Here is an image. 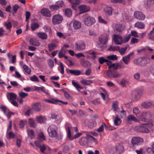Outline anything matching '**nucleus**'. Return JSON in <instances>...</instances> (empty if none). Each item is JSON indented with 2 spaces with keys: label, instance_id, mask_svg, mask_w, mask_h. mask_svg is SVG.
Masks as SVG:
<instances>
[{
  "label": "nucleus",
  "instance_id": "nucleus-1",
  "mask_svg": "<svg viewBox=\"0 0 154 154\" xmlns=\"http://www.w3.org/2000/svg\"><path fill=\"white\" fill-rule=\"evenodd\" d=\"M109 69L105 70L104 72L105 78L107 79L116 78L120 76V75L118 73L117 71V69Z\"/></svg>",
  "mask_w": 154,
  "mask_h": 154
},
{
  "label": "nucleus",
  "instance_id": "nucleus-2",
  "mask_svg": "<svg viewBox=\"0 0 154 154\" xmlns=\"http://www.w3.org/2000/svg\"><path fill=\"white\" fill-rule=\"evenodd\" d=\"M65 126L66 129L67 133V137L70 140H73L74 139L78 138L81 136L83 134V132L82 133H77L75 134L74 137H73L72 136L70 131L71 126L70 124L68 122L66 123L65 124Z\"/></svg>",
  "mask_w": 154,
  "mask_h": 154
},
{
  "label": "nucleus",
  "instance_id": "nucleus-3",
  "mask_svg": "<svg viewBox=\"0 0 154 154\" xmlns=\"http://www.w3.org/2000/svg\"><path fill=\"white\" fill-rule=\"evenodd\" d=\"M150 125L149 123H144L140 125V126H135L134 130L135 131L143 133H148L149 132V128Z\"/></svg>",
  "mask_w": 154,
  "mask_h": 154
},
{
  "label": "nucleus",
  "instance_id": "nucleus-4",
  "mask_svg": "<svg viewBox=\"0 0 154 154\" xmlns=\"http://www.w3.org/2000/svg\"><path fill=\"white\" fill-rule=\"evenodd\" d=\"M150 61V59L147 57H141L134 60V63L140 66H145Z\"/></svg>",
  "mask_w": 154,
  "mask_h": 154
},
{
  "label": "nucleus",
  "instance_id": "nucleus-5",
  "mask_svg": "<svg viewBox=\"0 0 154 154\" xmlns=\"http://www.w3.org/2000/svg\"><path fill=\"white\" fill-rule=\"evenodd\" d=\"M57 127L54 125L50 126L48 129L50 136L52 137H57Z\"/></svg>",
  "mask_w": 154,
  "mask_h": 154
},
{
  "label": "nucleus",
  "instance_id": "nucleus-6",
  "mask_svg": "<svg viewBox=\"0 0 154 154\" xmlns=\"http://www.w3.org/2000/svg\"><path fill=\"white\" fill-rule=\"evenodd\" d=\"M83 22L85 25L90 26L95 23L96 21L94 17L89 16H86L84 18Z\"/></svg>",
  "mask_w": 154,
  "mask_h": 154
},
{
  "label": "nucleus",
  "instance_id": "nucleus-7",
  "mask_svg": "<svg viewBox=\"0 0 154 154\" xmlns=\"http://www.w3.org/2000/svg\"><path fill=\"white\" fill-rule=\"evenodd\" d=\"M142 92L140 90H134L132 91L131 97L133 101H136L140 99L142 95Z\"/></svg>",
  "mask_w": 154,
  "mask_h": 154
},
{
  "label": "nucleus",
  "instance_id": "nucleus-8",
  "mask_svg": "<svg viewBox=\"0 0 154 154\" xmlns=\"http://www.w3.org/2000/svg\"><path fill=\"white\" fill-rule=\"evenodd\" d=\"M143 142V139L139 137H134L131 139V145L134 146L135 145L141 144Z\"/></svg>",
  "mask_w": 154,
  "mask_h": 154
},
{
  "label": "nucleus",
  "instance_id": "nucleus-9",
  "mask_svg": "<svg viewBox=\"0 0 154 154\" xmlns=\"http://www.w3.org/2000/svg\"><path fill=\"white\" fill-rule=\"evenodd\" d=\"M35 143L36 146L39 148L41 152L43 153L45 151H49L50 150V148L46 144H40V143H38V141H35Z\"/></svg>",
  "mask_w": 154,
  "mask_h": 154
},
{
  "label": "nucleus",
  "instance_id": "nucleus-10",
  "mask_svg": "<svg viewBox=\"0 0 154 154\" xmlns=\"http://www.w3.org/2000/svg\"><path fill=\"white\" fill-rule=\"evenodd\" d=\"M149 113L143 112L140 116L139 119L142 121L147 122L151 119Z\"/></svg>",
  "mask_w": 154,
  "mask_h": 154
},
{
  "label": "nucleus",
  "instance_id": "nucleus-11",
  "mask_svg": "<svg viewBox=\"0 0 154 154\" xmlns=\"http://www.w3.org/2000/svg\"><path fill=\"white\" fill-rule=\"evenodd\" d=\"M63 20L62 16L59 14L54 15L52 19V23L54 25L60 23Z\"/></svg>",
  "mask_w": 154,
  "mask_h": 154
},
{
  "label": "nucleus",
  "instance_id": "nucleus-12",
  "mask_svg": "<svg viewBox=\"0 0 154 154\" xmlns=\"http://www.w3.org/2000/svg\"><path fill=\"white\" fill-rule=\"evenodd\" d=\"M85 48V42L83 41H80L75 43V49L78 51H82Z\"/></svg>",
  "mask_w": 154,
  "mask_h": 154
},
{
  "label": "nucleus",
  "instance_id": "nucleus-13",
  "mask_svg": "<svg viewBox=\"0 0 154 154\" xmlns=\"http://www.w3.org/2000/svg\"><path fill=\"white\" fill-rule=\"evenodd\" d=\"M134 17L139 20H143L145 19V15L142 12L136 11L134 13Z\"/></svg>",
  "mask_w": 154,
  "mask_h": 154
},
{
  "label": "nucleus",
  "instance_id": "nucleus-14",
  "mask_svg": "<svg viewBox=\"0 0 154 154\" xmlns=\"http://www.w3.org/2000/svg\"><path fill=\"white\" fill-rule=\"evenodd\" d=\"M109 36L106 34H104L100 36L99 38V41L101 44H105L108 41Z\"/></svg>",
  "mask_w": 154,
  "mask_h": 154
},
{
  "label": "nucleus",
  "instance_id": "nucleus-15",
  "mask_svg": "<svg viewBox=\"0 0 154 154\" xmlns=\"http://www.w3.org/2000/svg\"><path fill=\"white\" fill-rule=\"evenodd\" d=\"M114 40L115 44L117 45H121L123 43V38L121 36L115 34Z\"/></svg>",
  "mask_w": 154,
  "mask_h": 154
},
{
  "label": "nucleus",
  "instance_id": "nucleus-16",
  "mask_svg": "<svg viewBox=\"0 0 154 154\" xmlns=\"http://www.w3.org/2000/svg\"><path fill=\"white\" fill-rule=\"evenodd\" d=\"M153 105V103L152 101H146L141 103V106L143 108L149 109Z\"/></svg>",
  "mask_w": 154,
  "mask_h": 154
},
{
  "label": "nucleus",
  "instance_id": "nucleus-17",
  "mask_svg": "<svg viewBox=\"0 0 154 154\" xmlns=\"http://www.w3.org/2000/svg\"><path fill=\"white\" fill-rule=\"evenodd\" d=\"M79 11L81 13H84L90 10V8L89 7L85 5H83L79 6Z\"/></svg>",
  "mask_w": 154,
  "mask_h": 154
},
{
  "label": "nucleus",
  "instance_id": "nucleus-18",
  "mask_svg": "<svg viewBox=\"0 0 154 154\" xmlns=\"http://www.w3.org/2000/svg\"><path fill=\"white\" fill-rule=\"evenodd\" d=\"M41 13L44 16L50 17L51 15L50 11L48 9L43 8L41 11Z\"/></svg>",
  "mask_w": 154,
  "mask_h": 154
},
{
  "label": "nucleus",
  "instance_id": "nucleus-19",
  "mask_svg": "<svg viewBox=\"0 0 154 154\" xmlns=\"http://www.w3.org/2000/svg\"><path fill=\"white\" fill-rule=\"evenodd\" d=\"M41 106L40 103L39 102H36L33 104L32 105V108L35 111L39 112L41 110Z\"/></svg>",
  "mask_w": 154,
  "mask_h": 154
},
{
  "label": "nucleus",
  "instance_id": "nucleus-20",
  "mask_svg": "<svg viewBox=\"0 0 154 154\" xmlns=\"http://www.w3.org/2000/svg\"><path fill=\"white\" fill-rule=\"evenodd\" d=\"M107 65L109 66V69H118V65L116 63H112V62L110 60H107V61H106Z\"/></svg>",
  "mask_w": 154,
  "mask_h": 154
},
{
  "label": "nucleus",
  "instance_id": "nucleus-21",
  "mask_svg": "<svg viewBox=\"0 0 154 154\" xmlns=\"http://www.w3.org/2000/svg\"><path fill=\"white\" fill-rule=\"evenodd\" d=\"M7 96L9 101L16 100L17 97L16 94L13 93H8Z\"/></svg>",
  "mask_w": 154,
  "mask_h": 154
},
{
  "label": "nucleus",
  "instance_id": "nucleus-22",
  "mask_svg": "<svg viewBox=\"0 0 154 154\" xmlns=\"http://www.w3.org/2000/svg\"><path fill=\"white\" fill-rule=\"evenodd\" d=\"M134 121L135 122H139V120L134 116L132 115H129L127 119V122L130 123L131 121Z\"/></svg>",
  "mask_w": 154,
  "mask_h": 154
},
{
  "label": "nucleus",
  "instance_id": "nucleus-23",
  "mask_svg": "<svg viewBox=\"0 0 154 154\" xmlns=\"http://www.w3.org/2000/svg\"><path fill=\"white\" fill-rule=\"evenodd\" d=\"M72 5L73 8L75 9L77 5L79 4L80 2V0H68Z\"/></svg>",
  "mask_w": 154,
  "mask_h": 154
},
{
  "label": "nucleus",
  "instance_id": "nucleus-24",
  "mask_svg": "<svg viewBox=\"0 0 154 154\" xmlns=\"http://www.w3.org/2000/svg\"><path fill=\"white\" fill-rule=\"evenodd\" d=\"M30 44L35 46H38L40 45V43L38 40L35 39L31 38L29 40Z\"/></svg>",
  "mask_w": 154,
  "mask_h": 154
},
{
  "label": "nucleus",
  "instance_id": "nucleus-25",
  "mask_svg": "<svg viewBox=\"0 0 154 154\" xmlns=\"http://www.w3.org/2000/svg\"><path fill=\"white\" fill-rule=\"evenodd\" d=\"M116 116L113 119L114 123L115 125L118 126L121 123L122 120L118 117V115L116 114Z\"/></svg>",
  "mask_w": 154,
  "mask_h": 154
},
{
  "label": "nucleus",
  "instance_id": "nucleus-26",
  "mask_svg": "<svg viewBox=\"0 0 154 154\" xmlns=\"http://www.w3.org/2000/svg\"><path fill=\"white\" fill-rule=\"evenodd\" d=\"M37 35L38 37L42 40H46L47 39L48 35L45 32H39L37 33Z\"/></svg>",
  "mask_w": 154,
  "mask_h": 154
},
{
  "label": "nucleus",
  "instance_id": "nucleus-27",
  "mask_svg": "<svg viewBox=\"0 0 154 154\" xmlns=\"http://www.w3.org/2000/svg\"><path fill=\"white\" fill-rule=\"evenodd\" d=\"M79 142L82 146H85L87 144L88 139L86 137H82L79 140Z\"/></svg>",
  "mask_w": 154,
  "mask_h": 154
},
{
  "label": "nucleus",
  "instance_id": "nucleus-28",
  "mask_svg": "<svg viewBox=\"0 0 154 154\" xmlns=\"http://www.w3.org/2000/svg\"><path fill=\"white\" fill-rule=\"evenodd\" d=\"M45 140V136L43 133L41 132L39 133L38 137V140L36 141H38V143L42 142Z\"/></svg>",
  "mask_w": 154,
  "mask_h": 154
},
{
  "label": "nucleus",
  "instance_id": "nucleus-29",
  "mask_svg": "<svg viewBox=\"0 0 154 154\" xmlns=\"http://www.w3.org/2000/svg\"><path fill=\"white\" fill-rule=\"evenodd\" d=\"M125 27L122 24H117L116 25V29L117 32H122L125 29Z\"/></svg>",
  "mask_w": 154,
  "mask_h": 154
},
{
  "label": "nucleus",
  "instance_id": "nucleus-30",
  "mask_svg": "<svg viewBox=\"0 0 154 154\" xmlns=\"http://www.w3.org/2000/svg\"><path fill=\"white\" fill-rule=\"evenodd\" d=\"M73 27L76 29L80 28L81 26V23L79 21L75 20L73 23Z\"/></svg>",
  "mask_w": 154,
  "mask_h": 154
},
{
  "label": "nucleus",
  "instance_id": "nucleus-31",
  "mask_svg": "<svg viewBox=\"0 0 154 154\" xmlns=\"http://www.w3.org/2000/svg\"><path fill=\"white\" fill-rule=\"evenodd\" d=\"M134 26L139 29H143L145 27V25L143 23L138 21L135 23Z\"/></svg>",
  "mask_w": 154,
  "mask_h": 154
},
{
  "label": "nucleus",
  "instance_id": "nucleus-32",
  "mask_svg": "<svg viewBox=\"0 0 154 154\" xmlns=\"http://www.w3.org/2000/svg\"><path fill=\"white\" fill-rule=\"evenodd\" d=\"M113 9L111 7H107L104 9L106 13L109 16H111L112 14Z\"/></svg>",
  "mask_w": 154,
  "mask_h": 154
},
{
  "label": "nucleus",
  "instance_id": "nucleus-33",
  "mask_svg": "<svg viewBox=\"0 0 154 154\" xmlns=\"http://www.w3.org/2000/svg\"><path fill=\"white\" fill-rule=\"evenodd\" d=\"M69 72L72 74L75 75H79L81 74V71L79 70L70 69Z\"/></svg>",
  "mask_w": 154,
  "mask_h": 154
},
{
  "label": "nucleus",
  "instance_id": "nucleus-34",
  "mask_svg": "<svg viewBox=\"0 0 154 154\" xmlns=\"http://www.w3.org/2000/svg\"><path fill=\"white\" fill-rule=\"evenodd\" d=\"M146 151L149 154H154V143L151 147H149L146 149Z\"/></svg>",
  "mask_w": 154,
  "mask_h": 154
},
{
  "label": "nucleus",
  "instance_id": "nucleus-35",
  "mask_svg": "<svg viewBox=\"0 0 154 154\" xmlns=\"http://www.w3.org/2000/svg\"><path fill=\"white\" fill-rule=\"evenodd\" d=\"M97 122L95 120L90 121L88 123V127L90 128H92L95 127L97 125Z\"/></svg>",
  "mask_w": 154,
  "mask_h": 154
},
{
  "label": "nucleus",
  "instance_id": "nucleus-36",
  "mask_svg": "<svg viewBox=\"0 0 154 154\" xmlns=\"http://www.w3.org/2000/svg\"><path fill=\"white\" fill-rule=\"evenodd\" d=\"M66 52V49L63 48L61 49L60 51L59 52L58 56L60 58H61L63 57L64 55H65Z\"/></svg>",
  "mask_w": 154,
  "mask_h": 154
},
{
  "label": "nucleus",
  "instance_id": "nucleus-37",
  "mask_svg": "<svg viewBox=\"0 0 154 154\" xmlns=\"http://www.w3.org/2000/svg\"><path fill=\"white\" fill-rule=\"evenodd\" d=\"M29 124L30 127L35 128L36 126V122L32 118L29 119Z\"/></svg>",
  "mask_w": 154,
  "mask_h": 154
},
{
  "label": "nucleus",
  "instance_id": "nucleus-38",
  "mask_svg": "<svg viewBox=\"0 0 154 154\" xmlns=\"http://www.w3.org/2000/svg\"><path fill=\"white\" fill-rule=\"evenodd\" d=\"M37 121L40 123L44 122L46 120L45 117L41 116L37 117Z\"/></svg>",
  "mask_w": 154,
  "mask_h": 154
},
{
  "label": "nucleus",
  "instance_id": "nucleus-39",
  "mask_svg": "<svg viewBox=\"0 0 154 154\" xmlns=\"http://www.w3.org/2000/svg\"><path fill=\"white\" fill-rule=\"evenodd\" d=\"M81 83L85 85H89L92 83V81L91 80L83 79L81 81Z\"/></svg>",
  "mask_w": 154,
  "mask_h": 154
},
{
  "label": "nucleus",
  "instance_id": "nucleus-40",
  "mask_svg": "<svg viewBox=\"0 0 154 154\" xmlns=\"http://www.w3.org/2000/svg\"><path fill=\"white\" fill-rule=\"evenodd\" d=\"M127 49V46L124 48H121L119 47V49L118 50V51L121 55H123L125 54V52Z\"/></svg>",
  "mask_w": 154,
  "mask_h": 154
},
{
  "label": "nucleus",
  "instance_id": "nucleus-41",
  "mask_svg": "<svg viewBox=\"0 0 154 154\" xmlns=\"http://www.w3.org/2000/svg\"><path fill=\"white\" fill-rule=\"evenodd\" d=\"M64 12L65 15L68 17H70L72 15V11L70 9H66Z\"/></svg>",
  "mask_w": 154,
  "mask_h": 154
},
{
  "label": "nucleus",
  "instance_id": "nucleus-42",
  "mask_svg": "<svg viewBox=\"0 0 154 154\" xmlns=\"http://www.w3.org/2000/svg\"><path fill=\"white\" fill-rule=\"evenodd\" d=\"M148 36L149 39L154 41V28H153L150 32L148 34Z\"/></svg>",
  "mask_w": 154,
  "mask_h": 154
},
{
  "label": "nucleus",
  "instance_id": "nucleus-43",
  "mask_svg": "<svg viewBox=\"0 0 154 154\" xmlns=\"http://www.w3.org/2000/svg\"><path fill=\"white\" fill-rule=\"evenodd\" d=\"M4 26L6 27V29L9 30H11L12 27V25L11 22L10 21L8 22H5L4 23Z\"/></svg>",
  "mask_w": 154,
  "mask_h": 154
},
{
  "label": "nucleus",
  "instance_id": "nucleus-44",
  "mask_svg": "<svg viewBox=\"0 0 154 154\" xmlns=\"http://www.w3.org/2000/svg\"><path fill=\"white\" fill-rule=\"evenodd\" d=\"M123 61L126 64H128L130 60V58L129 57V56L127 55L124 57L122 58Z\"/></svg>",
  "mask_w": 154,
  "mask_h": 154
},
{
  "label": "nucleus",
  "instance_id": "nucleus-45",
  "mask_svg": "<svg viewBox=\"0 0 154 154\" xmlns=\"http://www.w3.org/2000/svg\"><path fill=\"white\" fill-rule=\"evenodd\" d=\"M119 49V46H111L108 48V50L111 51H118Z\"/></svg>",
  "mask_w": 154,
  "mask_h": 154
},
{
  "label": "nucleus",
  "instance_id": "nucleus-46",
  "mask_svg": "<svg viewBox=\"0 0 154 154\" xmlns=\"http://www.w3.org/2000/svg\"><path fill=\"white\" fill-rule=\"evenodd\" d=\"M31 28L32 30H35L38 28L39 27V25L36 23H32L31 24Z\"/></svg>",
  "mask_w": 154,
  "mask_h": 154
},
{
  "label": "nucleus",
  "instance_id": "nucleus-47",
  "mask_svg": "<svg viewBox=\"0 0 154 154\" xmlns=\"http://www.w3.org/2000/svg\"><path fill=\"white\" fill-rule=\"evenodd\" d=\"M48 64L49 67L51 68H53L54 66V60L51 59H50L48 61Z\"/></svg>",
  "mask_w": 154,
  "mask_h": 154
},
{
  "label": "nucleus",
  "instance_id": "nucleus-48",
  "mask_svg": "<svg viewBox=\"0 0 154 154\" xmlns=\"http://www.w3.org/2000/svg\"><path fill=\"white\" fill-rule=\"evenodd\" d=\"M28 135L30 137L31 139H32L34 137V131L32 129L28 131Z\"/></svg>",
  "mask_w": 154,
  "mask_h": 154
},
{
  "label": "nucleus",
  "instance_id": "nucleus-49",
  "mask_svg": "<svg viewBox=\"0 0 154 154\" xmlns=\"http://www.w3.org/2000/svg\"><path fill=\"white\" fill-rule=\"evenodd\" d=\"M118 108V102L117 101H114L112 105V108L114 111H116Z\"/></svg>",
  "mask_w": 154,
  "mask_h": 154
},
{
  "label": "nucleus",
  "instance_id": "nucleus-50",
  "mask_svg": "<svg viewBox=\"0 0 154 154\" xmlns=\"http://www.w3.org/2000/svg\"><path fill=\"white\" fill-rule=\"evenodd\" d=\"M35 89L36 90L42 91L45 93H47V91H46L45 89V87H36L35 88Z\"/></svg>",
  "mask_w": 154,
  "mask_h": 154
},
{
  "label": "nucleus",
  "instance_id": "nucleus-51",
  "mask_svg": "<svg viewBox=\"0 0 154 154\" xmlns=\"http://www.w3.org/2000/svg\"><path fill=\"white\" fill-rule=\"evenodd\" d=\"M23 68L25 71L28 74H30L31 73V69L29 68L28 66L26 65H24L23 66Z\"/></svg>",
  "mask_w": 154,
  "mask_h": 154
},
{
  "label": "nucleus",
  "instance_id": "nucleus-52",
  "mask_svg": "<svg viewBox=\"0 0 154 154\" xmlns=\"http://www.w3.org/2000/svg\"><path fill=\"white\" fill-rule=\"evenodd\" d=\"M55 4L58 6V8H59L60 7H62L64 5V3L62 1H59L57 2Z\"/></svg>",
  "mask_w": 154,
  "mask_h": 154
},
{
  "label": "nucleus",
  "instance_id": "nucleus-53",
  "mask_svg": "<svg viewBox=\"0 0 154 154\" xmlns=\"http://www.w3.org/2000/svg\"><path fill=\"white\" fill-rule=\"evenodd\" d=\"M131 37V35L129 34L128 36L124 37V38H123V43H126L127 42L130 38Z\"/></svg>",
  "mask_w": 154,
  "mask_h": 154
},
{
  "label": "nucleus",
  "instance_id": "nucleus-54",
  "mask_svg": "<svg viewBox=\"0 0 154 154\" xmlns=\"http://www.w3.org/2000/svg\"><path fill=\"white\" fill-rule=\"evenodd\" d=\"M19 95L21 98H24L28 95V94L27 93L22 91L19 92Z\"/></svg>",
  "mask_w": 154,
  "mask_h": 154
},
{
  "label": "nucleus",
  "instance_id": "nucleus-55",
  "mask_svg": "<svg viewBox=\"0 0 154 154\" xmlns=\"http://www.w3.org/2000/svg\"><path fill=\"white\" fill-rule=\"evenodd\" d=\"M133 113L135 115L139 114L140 112V111L138 108L137 107H135L133 108Z\"/></svg>",
  "mask_w": 154,
  "mask_h": 154
},
{
  "label": "nucleus",
  "instance_id": "nucleus-56",
  "mask_svg": "<svg viewBox=\"0 0 154 154\" xmlns=\"http://www.w3.org/2000/svg\"><path fill=\"white\" fill-rule=\"evenodd\" d=\"M45 29L46 32H48L49 33V35L51 36L52 35V34L51 33V29L50 26H45Z\"/></svg>",
  "mask_w": 154,
  "mask_h": 154
},
{
  "label": "nucleus",
  "instance_id": "nucleus-57",
  "mask_svg": "<svg viewBox=\"0 0 154 154\" xmlns=\"http://www.w3.org/2000/svg\"><path fill=\"white\" fill-rule=\"evenodd\" d=\"M19 8V6L17 5H14L13 7V10L14 11V13L13 12H12V14L13 15H14V14L16 13L17 11Z\"/></svg>",
  "mask_w": 154,
  "mask_h": 154
},
{
  "label": "nucleus",
  "instance_id": "nucleus-58",
  "mask_svg": "<svg viewBox=\"0 0 154 154\" xmlns=\"http://www.w3.org/2000/svg\"><path fill=\"white\" fill-rule=\"evenodd\" d=\"M107 57L108 59L112 60H115L117 59V56L116 55H112L110 56H108Z\"/></svg>",
  "mask_w": 154,
  "mask_h": 154
},
{
  "label": "nucleus",
  "instance_id": "nucleus-59",
  "mask_svg": "<svg viewBox=\"0 0 154 154\" xmlns=\"http://www.w3.org/2000/svg\"><path fill=\"white\" fill-rule=\"evenodd\" d=\"M98 61L99 63L102 64L107 61V59L104 58L103 57H101L99 58Z\"/></svg>",
  "mask_w": 154,
  "mask_h": 154
},
{
  "label": "nucleus",
  "instance_id": "nucleus-60",
  "mask_svg": "<svg viewBox=\"0 0 154 154\" xmlns=\"http://www.w3.org/2000/svg\"><path fill=\"white\" fill-rule=\"evenodd\" d=\"M59 64H60V69H61V70L60 71V73L61 74H63L64 73V68L63 64L62 62H60L59 63Z\"/></svg>",
  "mask_w": 154,
  "mask_h": 154
},
{
  "label": "nucleus",
  "instance_id": "nucleus-61",
  "mask_svg": "<svg viewBox=\"0 0 154 154\" xmlns=\"http://www.w3.org/2000/svg\"><path fill=\"white\" fill-rule=\"evenodd\" d=\"M31 81L33 82H39L38 78L35 75H33L30 78Z\"/></svg>",
  "mask_w": 154,
  "mask_h": 154
},
{
  "label": "nucleus",
  "instance_id": "nucleus-62",
  "mask_svg": "<svg viewBox=\"0 0 154 154\" xmlns=\"http://www.w3.org/2000/svg\"><path fill=\"white\" fill-rule=\"evenodd\" d=\"M49 8L52 11H56L59 9L58 8V6H57L56 4L55 5L50 6Z\"/></svg>",
  "mask_w": 154,
  "mask_h": 154
},
{
  "label": "nucleus",
  "instance_id": "nucleus-63",
  "mask_svg": "<svg viewBox=\"0 0 154 154\" xmlns=\"http://www.w3.org/2000/svg\"><path fill=\"white\" fill-rule=\"evenodd\" d=\"M55 46V45L54 43H51L48 45V47L49 51H51L54 50Z\"/></svg>",
  "mask_w": 154,
  "mask_h": 154
},
{
  "label": "nucleus",
  "instance_id": "nucleus-64",
  "mask_svg": "<svg viewBox=\"0 0 154 154\" xmlns=\"http://www.w3.org/2000/svg\"><path fill=\"white\" fill-rule=\"evenodd\" d=\"M8 137H7L8 139H13L15 137V135L12 132H9L8 134Z\"/></svg>",
  "mask_w": 154,
  "mask_h": 154
}]
</instances>
